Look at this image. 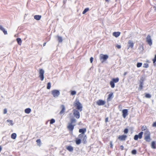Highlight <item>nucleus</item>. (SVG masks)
<instances>
[{
  "label": "nucleus",
  "instance_id": "1",
  "mask_svg": "<svg viewBox=\"0 0 156 156\" xmlns=\"http://www.w3.org/2000/svg\"><path fill=\"white\" fill-rule=\"evenodd\" d=\"M86 128L80 129L79 130V132L81 133L80 134L78 135L79 138H76L75 140V142L77 145H79L81 142V141L84 144L87 143V136L84 134V133L86 132Z\"/></svg>",
  "mask_w": 156,
  "mask_h": 156
},
{
  "label": "nucleus",
  "instance_id": "2",
  "mask_svg": "<svg viewBox=\"0 0 156 156\" xmlns=\"http://www.w3.org/2000/svg\"><path fill=\"white\" fill-rule=\"evenodd\" d=\"M76 121V120L75 119L73 118L70 119V122L68 123L67 128L70 133H73L74 126H76L75 123Z\"/></svg>",
  "mask_w": 156,
  "mask_h": 156
},
{
  "label": "nucleus",
  "instance_id": "3",
  "mask_svg": "<svg viewBox=\"0 0 156 156\" xmlns=\"http://www.w3.org/2000/svg\"><path fill=\"white\" fill-rule=\"evenodd\" d=\"M144 139L147 142H149L151 141V133L148 130L145 131L144 133Z\"/></svg>",
  "mask_w": 156,
  "mask_h": 156
},
{
  "label": "nucleus",
  "instance_id": "4",
  "mask_svg": "<svg viewBox=\"0 0 156 156\" xmlns=\"http://www.w3.org/2000/svg\"><path fill=\"white\" fill-rule=\"evenodd\" d=\"M74 105L77 109L79 110L80 111H82V106L79 101L76 100L74 103Z\"/></svg>",
  "mask_w": 156,
  "mask_h": 156
},
{
  "label": "nucleus",
  "instance_id": "5",
  "mask_svg": "<svg viewBox=\"0 0 156 156\" xmlns=\"http://www.w3.org/2000/svg\"><path fill=\"white\" fill-rule=\"evenodd\" d=\"M119 79L118 78H113L112 80L110 82V84L111 87L113 88L115 87V83H117L119 81Z\"/></svg>",
  "mask_w": 156,
  "mask_h": 156
},
{
  "label": "nucleus",
  "instance_id": "6",
  "mask_svg": "<svg viewBox=\"0 0 156 156\" xmlns=\"http://www.w3.org/2000/svg\"><path fill=\"white\" fill-rule=\"evenodd\" d=\"M44 71L42 69H39V77L40 78L41 81H43L44 79Z\"/></svg>",
  "mask_w": 156,
  "mask_h": 156
},
{
  "label": "nucleus",
  "instance_id": "7",
  "mask_svg": "<svg viewBox=\"0 0 156 156\" xmlns=\"http://www.w3.org/2000/svg\"><path fill=\"white\" fill-rule=\"evenodd\" d=\"M108 58V56L106 55L101 54L100 55V59L101 60H102V62L105 61Z\"/></svg>",
  "mask_w": 156,
  "mask_h": 156
},
{
  "label": "nucleus",
  "instance_id": "8",
  "mask_svg": "<svg viewBox=\"0 0 156 156\" xmlns=\"http://www.w3.org/2000/svg\"><path fill=\"white\" fill-rule=\"evenodd\" d=\"M143 134V132H141L140 133L134 136V139L135 140H137L138 138L141 139L142 137V136Z\"/></svg>",
  "mask_w": 156,
  "mask_h": 156
},
{
  "label": "nucleus",
  "instance_id": "9",
  "mask_svg": "<svg viewBox=\"0 0 156 156\" xmlns=\"http://www.w3.org/2000/svg\"><path fill=\"white\" fill-rule=\"evenodd\" d=\"M51 93L54 97H57L60 94V92L59 90H53L52 91Z\"/></svg>",
  "mask_w": 156,
  "mask_h": 156
},
{
  "label": "nucleus",
  "instance_id": "10",
  "mask_svg": "<svg viewBox=\"0 0 156 156\" xmlns=\"http://www.w3.org/2000/svg\"><path fill=\"white\" fill-rule=\"evenodd\" d=\"M127 138V136L125 135H119L118 137V139L120 141H124L126 140Z\"/></svg>",
  "mask_w": 156,
  "mask_h": 156
},
{
  "label": "nucleus",
  "instance_id": "11",
  "mask_svg": "<svg viewBox=\"0 0 156 156\" xmlns=\"http://www.w3.org/2000/svg\"><path fill=\"white\" fill-rule=\"evenodd\" d=\"M73 115L77 119L80 117V114L79 111L76 110H73Z\"/></svg>",
  "mask_w": 156,
  "mask_h": 156
},
{
  "label": "nucleus",
  "instance_id": "12",
  "mask_svg": "<svg viewBox=\"0 0 156 156\" xmlns=\"http://www.w3.org/2000/svg\"><path fill=\"white\" fill-rule=\"evenodd\" d=\"M96 104L97 105L99 106L103 105L105 104V102L104 101L99 99L97 101Z\"/></svg>",
  "mask_w": 156,
  "mask_h": 156
},
{
  "label": "nucleus",
  "instance_id": "13",
  "mask_svg": "<svg viewBox=\"0 0 156 156\" xmlns=\"http://www.w3.org/2000/svg\"><path fill=\"white\" fill-rule=\"evenodd\" d=\"M146 41L148 44L150 45H151L152 44V41L151 39V36L148 35L146 38Z\"/></svg>",
  "mask_w": 156,
  "mask_h": 156
},
{
  "label": "nucleus",
  "instance_id": "14",
  "mask_svg": "<svg viewBox=\"0 0 156 156\" xmlns=\"http://www.w3.org/2000/svg\"><path fill=\"white\" fill-rule=\"evenodd\" d=\"M128 111L127 109H124L122 110V115L123 117L125 118L128 115Z\"/></svg>",
  "mask_w": 156,
  "mask_h": 156
},
{
  "label": "nucleus",
  "instance_id": "15",
  "mask_svg": "<svg viewBox=\"0 0 156 156\" xmlns=\"http://www.w3.org/2000/svg\"><path fill=\"white\" fill-rule=\"evenodd\" d=\"M128 49H129V48H133L134 46V43L131 40H129L128 42Z\"/></svg>",
  "mask_w": 156,
  "mask_h": 156
},
{
  "label": "nucleus",
  "instance_id": "16",
  "mask_svg": "<svg viewBox=\"0 0 156 156\" xmlns=\"http://www.w3.org/2000/svg\"><path fill=\"white\" fill-rule=\"evenodd\" d=\"M60 107L62 109L59 112V114L61 115L64 114L65 112V107L64 105H61Z\"/></svg>",
  "mask_w": 156,
  "mask_h": 156
},
{
  "label": "nucleus",
  "instance_id": "17",
  "mask_svg": "<svg viewBox=\"0 0 156 156\" xmlns=\"http://www.w3.org/2000/svg\"><path fill=\"white\" fill-rule=\"evenodd\" d=\"M113 93L111 92L108 95V98H107V101L108 102L110 101L111 99L112 98L113 96Z\"/></svg>",
  "mask_w": 156,
  "mask_h": 156
},
{
  "label": "nucleus",
  "instance_id": "18",
  "mask_svg": "<svg viewBox=\"0 0 156 156\" xmlns=\"http://www.w3.org/2000/svg\"><path fill=\"white\" fill-rule=\"evenodd\" d=\"M121 33L119 32H114L112 35L113 36L115 37H118L120 35Z\"/></svg>",
  "mask_w": 156,
  "mask_h": 156
},
{
  "label": "nucleus",
  "instance_id": "19",
  "mask_svg": "<svg viewBox=\"0 0 156 156\" xmlns=\"http://www.w3.org/2000/svg\"><path fill=\"white\" fill-rule=\"evenodd\" d=\"M66 149L70 152H72L73 150V148L71 146H68L66 147Z\"/></svg>",
  "mask_w": 156,
  "mask_h": 156
},
{
  "label": "nucleus",
  "instance_id": "20",
  "mask_svg": "<svg viewBox=\"0 0 156 156\" xmlns=\"http://www.w3.org/2000/svg\"><path fill=\"white\" fill-rule=\"evenodd\" d=\"M0 30L3 32L5 35L7 34V31L5 30V29L1 25H0Z\"/></svg>",
  "mask_w": 156,
  "mask_h": 156
},
{
  "label": "nucleus",
  "instance_id": "21",
  "mask_svg": "<svg viewBox=\"0 0 156 156\" xmlns=\"http://www.w3.org/2000/svg\"><path fill=\"white\" fill-rule=\"evenodd\" d=\"M143 80H142V81H140L139 85V89L140 90H142L143 88Z\"/></svg>",
  "mask_w": 156,
  "mask_h": 156
},
{
  "label": "nucleus",
  "instance_id": "22",
  "mask_svg": "<svg viewBox=\"0 0 156 156\" xmlns=\"http://www.w3.org/2000/svg\"><path fill=\"white\" fill-rule=\"evenodd\" d=\"M41 16L40 15H36L34 16V18L37 20H39L41 18Z\"/></svg>",
  "mask_w": 156,
  "mask_h": 156
},
{
  "label": "nucleus",
  "instance_id": "23",
  "mask_svg": "<svg viewBox=\"0 0 156 156\" xmlns=\"http://www.w3.org/2000/svg\"><path fill=\"white\" fill-rule=\"evenodd\" d=\"M151 147L153 149H155L156 148L155 142L154 141L152 142L151 144Z\"/></svg>",
  "mask_w": 156,
  "mask_h": 156
},
{
  "label": "nucleus",
  "instance_id": "24",
  "mask_svg": "<svg viewBox=\"0 0 156 156\" xmlns=\"http://www.w3.org/2000/svg\"><path fill=\"white\" fill-rule=\"evenodd\" d=\"M16 41L18 44L21 45L22 44V40L21 38H18L16 39Z\"/></svg>",
  "mask_w": 156,
  "mask_h": 156
},
{
  "label": "nucleus",
  "instance_id": "25",
  "mask_svg": "<svg viewBox=\"0 0 156 156\" xmlns=\"http://www.w3.org/2000/svg\"><path fill=\"white\" fill-rule=\"evenodd\" d=\"M31 111V110L30 108H27L25 110V112L27 114L29 113Z\"/></svg>",
  "mask_w": 156,
  "mask_h": 156
},
{
  "label": "nucleus",
  "instance_id": "26",
  "mask_svg": "<svg viewBox=\"0 0 156 156\" xmlns=\"http://www.w3.org/2000/svg\"><path fill=\"white\" fill-rule=\"evenodd\" d=\"M16 137V133H12L11 135V137L13 139H15Z\"/></svg>",
  "mask_w": 156,
  "mask_h": 156
},
{
  "label": "nucleus",
  "instance_id": "27",
  "mask_svg": "<svg viewBox=\"0 0 156 156\" xmlns=\"http://www.w3.org/2000/svg\"><path fill=\"white\" fill-rule=\"evenodd\" d=\"M141 129L142 131L148 130V129H147V127L145 125L141 127Z\"/></svg>",
  "mask_w": 156,
  "mask_h": 156
},
{
  "label": "nucleus",
  "instance_id": "28",
  "mask_svg": "<svg viewBox=\"0 0 156 156\" xmlns=\"http://www.w3.org/2000/svg\"><path fill=\"white\" fill-rule=\"evenodd\" d=\"M7 122H8L9 124V125H11V126H12L13 124V122H12V121L11 120H7Z\"/></svg>",
  "mask_w": 156,
  "mask_h": 156
},
{
  "label": "nucleus",
  "instance_id": "29",
  "mask_svg": "<svg viewBox=\"0 0 156 156\" xmlns=\"http://www.w3.org/2000/svg\"><path fill=\"white\" fill-rule=\"evenodd\" d=\"M89 10L88 8H86L84 9V11L82 13L83 14H85Z\"/></svg>",
  "mask_w": 156,
  "mask_h": 156
},
{
  "label": "nucleus",
  "instance_id": "30",
  "mask_svg": "<svg viewBox=\"0 0 156 156\" xmlns=\"http://www.w3.org/2000/svg\"><path fill=\"white\" fill-rule=\"evenodd\" d=\"M51 87V84L50 82H48L47 85V88L48 89H50Z\"/></svg>",
  "mask_w": 156,
  "mask_h": 156
},
{
  "label": "nucleus",
  "instance_id": "31",
  "mask_svg": "<svg viewBox=\"0 0 156 156\" xmlns=\"http://www.w3.org/2000/svg\"><path fill=\"white\" fill-rule=\"evenodd\" d=\"M58 39L59 42H61L62 41V39L61 37L58 36Z\"/></svg>",
  "mask_w": 156,
  "mask_h": 156
},
{
  "label": "nucleus",
  "instance_id": "32",
  "mask_svg": "<svg viewBox=\"0 0 156 156\" xmlns=\"http://www.w3.org/2000/svg\"><path fill=\"white\" fill-rule=\"evenodd\" d=\"M145 97L146 98H150L151 97V95L148 93L145 94Z\"/></svg>",
  "mask_w": 156,
  "mask_h": 156
},
{
  "label": "nucleus",
  "instance_id": "33",
  "mask_svg": "<svg viewBox=\"0 0 156 156\" xmlns=\"http://www.w3.org/2000/svg\"><path fill=\"white\" fill-rule=\"evenodd\" d=\"M36 142H37L38 145L40 146L41 143V140L40 139H38L36 140Z\"/></svg>",
  "mask_w": 156,
  "mask_h": 156
},
{
  "label": "nucleus",
  "instance_id": "34",
  "mask_svg": "<svg viewBox=\"0 0 156 156\" xmlns=\"http://www.w3.org/2000/svg\"><path fill=\"white\" fill-rule=\"evenodd\" d=\"M76 94V91L73 90L71 91V94L72 95H75Z\"/></svg>",
  "mask_w": 156,
  "mask_h": 156
},
{
  "label": "nucleus",
  "instance_id": "35",
  "mask_svg": "<svg viewBox=\"0 0 156 156\" xmlns=\"http://www.w3.org/2000/svg\"><path fill=\"white\" fill-rule=\"evenodd\" d=\"M143 66V67H144V68H147L149 66L148 64L147 63H144V64Z\"/></svg>",
  "mask_w": 156,
  "mask_h": 156
},
{
  "label": "nucleus",
  "instance_id": "36",
  "mask_svg": "<svg viewBox=\"0 0 156 156\" xmlns=\"http://www.w3.org/2000/svg\"><path fill=\"white\" fill-rule=\"evenodd\" d=\"M142 63H138L137 64V67L138 68H139L142 65Z\"/></svg>",
  "mask_w": 156,
  "mask_h": 156
},
{
  "label": "nucleus",
  "instance_id": "37",
  "mask_svg": "<svg viewBox=\"0 0 156 156\" xmlns=\"http://www.w3.org/2000/svg\"><path fill=\"white\" fill-rule=\"evenodd\" d=\"M131 153L133 154H136V150H133L132 151Z\"/></svg>",
  "mask_w": 156,
  "mask_h": 156
},
{
  "label": "nucleus",
  "instance_id": "38",
  "mask_svg": "<svg viewBox=\"0 0 156 156\" xmlns=\"http://www.w3.org/2000/svg\"><path fill=\"white\" fill-rule=\"evenodd\" d=\"M55 122V120L53 119H52L50 120V124H52L54 123V122Z\"/></svg>",
  "mask_w": 156,
  "mask_h": 156
},
{
  "label": "nucleus",
  "instance_id": "39",
  "mask_svg": "<svg viewBox=\"0 0 156 156\" xmlns=\"http://www.w3.org/2000/svg\"><path fill=\"white\" fill-rule=\"evenodd\" d=\"M123 132H124V133L125 134L127 133L128 132V129H127V128L125 129L124 130Z\"/></svg>",
  "mask_w": 156,
  "mask_h": 156
},
{
  "label": "nucleus",
  "instance_id": "40",
  "mask_svg": "<svg viewBox=\"0 0 156 156\" xmlns=\"http://www.w3.org/2000/svg\"><path fill=\"white\" fill-rule=\"evenodd\" d=\"M153 62L154 64L156 62V55H155L154 58L153 59Z\"/></svg>",
  "mask_w": 156,
  "mask_h": 156
},
{
  "label": "nucleus",
  "instance_id": "41",
  "mask_svg": "<svg viewBox=\"0 0 156 156\" xmlns=\"http://www.w3.org/2000/svg\"><path fill=\"white\" fill-rule=\"evenodd\" d=\"M7 109L6 108L4 109L3 110V113L4 114H5L7 113Z\"/></svg>",
  "mask_w": 156,
  "mask_h": 156
},
{
  "label": "nucleus",
  "instance_id": "42",
  "mask_svg": "<svg viewBox=\"0 0 156 156\" xmlns=\"http://www.w3.org/2000/svg\"><path fill=\"white\" fill-rule=\"evenodd\" d=\"M93 58L92 57H91L90 58V63H92L93 62Z\"/></svg>",
  "mask_w": 156,
  "mask_h": 156
},
{
  "label": "nucleus",
  "instance_id": "43",
  "mask_svg": "<svg viewBox=\"0 0 156 156\" xmlns=\"http://www.w3.org/2000/svg\"><path fill=\"white\" fill-rule=\"evenodd\" d=\"M152 126L153 127H156V122H154L152 124Z\"/></svg>",
  "mask_w": 156,
  "mask_h": 156
},
{
  "label": "nucleus",
  "instance_id": "44",
  "mask_svg": "<svg viewBox=\"0 0 156 156\" xmlns=\"http://www.w3.org/2000/svg\"><path fill=\"white\" fill-rule=\"evenodd\" d=\"M110 147L111 148H112L113 144H112V141L110 142Z\"/></svg>",
  "mask_w": 156,
  "mask_h": 156
},
{
  "label": "nucleus",
  "instance_id": "45",
  "mask_svg": "<svg viewBox=\"0 0 156 156\" xmlns=\"http://www.w3.org/2000/svg\"><path fill=\"white\" fill-rule=\"evenodd\" d=\"M120 149L121 150H123L124 149V148L123 146L122 145H121L120 146Z\"/></svg>",
  "mask_w": 156,
  "mask_h": 156
},
{
  "label": "nucleus",
  "instance_id": "46",
  "mask_svg": "<svg viewBox=\"0 0 156 156\" xmlns=\"http://www.w3.org/2000/svg\"><path fill=\"white\" fill-rule=\"evenodd\" d=\"M116 47L118 49H120L121 48V46L119 45H117Z\"/></svg>",
  "mask_w": 156,
  "mask_h": 156
},
{
  "label": "nucleus",
  "instance_id": "47",
  "mask_svg": "<svg viewBox=\"0 0 156 156\" xmlns=\"http://www.w3.org/2000/svg\"><path fill=\"white\" fill-rule=\"evenodd\" d=\"M108 122V118L107 117L105 119V122Z\"/></svg>",
  "mask_w": 156,
  "mask_h": 156
},
{
  "label": "nucleus",
  "instance_id": "48",
  "mask_svg": "<svg viewBox=\"0 0 156 156\" xmlns=\"http://www.w3.org/2000/svg\"><path fill=\"white\" fill-rule=\"evenodd\" d=\"M127 72H125L124 74V75L125 76L127 74Z\"/></svg>",
  "mask_w": 156,
  "mask_h": 156
},
{
  "label": "nucleus",
  "instance_id": "49",
  "mask_svg": "<svg viewBox=\"0 0 156 156\" xmlns=\"http://www.w3.org/2000/svg\"><path fill=\"white\" fill-rule=\"evenodd\" d=\"M46 44V42H45L43 44V46H45V45Z\"/></svg>",
  "mask_w": 156,
  "mask_h": 156
},
{
  "label": "nucleus",
  "instance_id": "50",
  "mask_svg": "<svg viewBox=\"0 0 156 156\" xmlns=\"http://www.w3.org/2000/svg\"><path fill=\"white\" fill-rule=\"evenodd\" d=\"M108 0H105V1H106V2H108Z\"/></svg>",
  "mask_w": 156,
  "mask_h": 156
},
{
  "label": "nucleus",
  "instance_id": "51",
  "mask_svg": "<svg viewBox=\"0 0 156 156\" xmlns=\"http://www.w3.org/2000/svg\"><path fill=\"white\" fill-rule=\"evenodd\" d=\"M155 8V10L156 11V7Z\"/></svg>",
  "mask_w": 156,
  "mask_h": 156
},
{
  "label": "nucleus",
  "instance_id": "52",
  "mask_svg": "<svg viewBox=\"0 0 156 156\" xmlns=\"http://www.w3.org/2000/svg\"><path fill=\"white\" fill-rule=\"evenodd\" d=\"M65 2L64 1V3H65Z\"/></svg>",
  "mask_w": 156,
  "mask_h": 156
}]
</instances>
